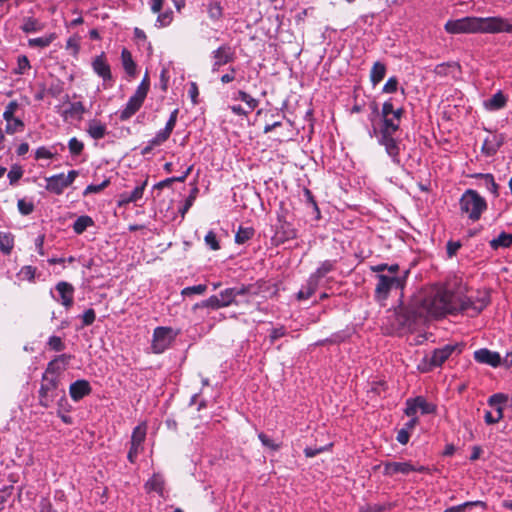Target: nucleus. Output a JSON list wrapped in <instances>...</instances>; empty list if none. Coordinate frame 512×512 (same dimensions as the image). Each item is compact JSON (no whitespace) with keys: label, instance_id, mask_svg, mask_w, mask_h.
<instances>
[{"label":"nucleus","instance_id":"obj_1","mask_svg":"<svg viewBox=\"0 0 512 512\" xmlns=\"http://www.w3.org/2000/svg\"><path fill=\"white\" fill-rule=\"evenodd\" d=\"M490 303V296L482 292L475 299L462 297L444 288L431 289L427 293L414 296L407 306L396 312L399 326L412 327L424 322L428 317H441L446 314L469 312L478 315Z\"/></svg>","mask_w":512,"mask_h":512},{"label":"nucleus","instance_id":"obj_2","mask_svg":"<svg viewBox=\"0 0 512 512\" xmlns=\"http://www.w3.org/2000/svg\"><path fill=\"white\" fill-rule=\"evenodd\" d=\"M445 30L451 34L512 33V24L502 17H464L447 21Z\"/></svg>","mask_w":512,"mask_h":512},{"label":"nucleus","instance_id":"obj_3","mask_svg":"<svg viewBox=\"0 0 512 512\" xmlns=\"http://www.w3.org/2000/svg\"><path fill=\"white\" fill-rule=\"evenodd\" d=\"M403 114L402 108H397L394 115L381 116V121L378 126L372 124L370 136H375L378 143L385 147L386 153L391 157L392 161L400 164V148L399 142L395 139L394 135L400 128V122Z\"/></svg>","mask_w":512,"mask_h":512},{"label":"nucleus","instance_id":"obj_4","mask_svg":"<svg viewBox=\"0 0 512 512\" xmlns=\"http://www.w3.org/2000/svg\"><path fill=\"white\" fill-rule=\"evenodd\" d=\"M459 206L462 214H466L469 220L476 222L487 209V202L476 190L467 189L459 200Z\"/></svg>","mask_w":512,"mask_h":512},{"label":"nucleus","instance_id":"obj_5","mask_svg":"<svg viewBox=\"0 0 512 512\" xmlns=\"http://www.w3.org/2000/svg\"><path fill=\"white\" fill-rule=\"evenodd\" d=\"M409 271L405 270L402 275L377 274L374 297L378 302H384L392 290H403Z\"/></svg>","mask_w":512,"mask_h":512},{"label":"nucleus","instance_id":"obj_6","mask_svg":"<svg viewBox=\"0 0 512 512\" xmlns=\"http://www.w3.org/2000/svg\"><path fill=\"white\" fill-rule=\"evenodd\" d=\"M150 88V80L146 72L135 93L129 98L125 108L120 111L119 119L126 121L130 119L143 105V102Z\"/></svg>","mask_w":512,"mask_h":512},{"label":"nucleus","instance_id":"obj_7","mask_svg":"<svg viewBox=\"0 0 512 512\" xmlns=\"http://www.w3.org/2000/svg\"><path fill=\"white\" fill-rule=\"evenodd\" d=\"M258 295V290L254 285H240L231 288H226L225 290L219 293L220 301L224 307H228L230 305H238L240 301L237 300V297L242 296L246 297L244 302L250 303V298H253Z\"/></svg>","mask_w":512,"mask_h":512},{"label":"nucleus","instance_id":"obj_8","mask_svg":"<svg viewBox=\"0 0 512 512\" xmlns=\"http://www.w3.org/2000/svg\"><path fill=\"white\" fill-rule=\"evenodd\" d=\"M177 333L170 327H157L153 332L151 348L156 354L163 353L175 340Z\"/></svg>","mask_w":512,"mask_h":512},{"label":"nucleus","instance_id":"obj_9","mask_svg":"<svg viewBox=\"0 0 512 512\" xmlns=\"http://www.w3.org/2000/svg\"><path fill=\"white\" fill-rule=\"evenodd\" d=\"M59 378L56 376H42L40 389L38 391L39 405L49 408L55 399L54 392L58 389Z\"/></svg>","mask_w":512,"mask_h":512},{"label":"nucleus","instance_id":"obj_10","mask_svg":"<svg viewBox=\"0 0 512 512\" xmlns=\"http://www.w3.org/2000/svg\"><path fill=\"white\" fill-rule=\"evenodd\" d=\"M406 408L404 410L407 416H414L419 409L422 414H433L436 412V405L433 403L427 402L426 399L422 396H417L415 398H409L406 400Z\"/></svg>","mask_w":512,"mask_h":512},{"label":"nucleus","instance_id":"obj_11","mask_svg":"<svg viewBox=\"0 0 512 512\" xmlns=\"http://www.w3.org/2000/svg\"><path fill=\"white\" fill-rule=\"evenodd\" d=\"M454 351H458L460 353L462 351L461 344H447L441 348L435 349L431 355L429 360V364L432 367L441 366Z\"/></svg>","mask_w":512,"mask_h":512},{"label":"nucleus","instance_id":"obj_12","mask_svg":"<svg viewBox=\"0 0 512 512\" xmlns=\"http://www.w3.org/2000/svg\"><path fill=\"white\" fill-rule=\"evenodd\" d=\"M474 359L480 364H486L493 368L503 366V358L496 351H491L487 348H481L474 352Z\"/></svg>","mask_w":512,"mask_h":512},{"label":"nucleus","instance_id":"obj_13","mask_svg":"<svg viewBox=\"0 0 512 512\" xmlns=\"http://www.w3.org/2000/svg\"><path fill=\"white\" fill-rule=\"evenodd\" d=\"M73 359V356L70 354H60L52 359L45 369V372L42 376L51 377L56 376L64 371L66 367L69 365L70 361Z\"/></svg>","mask_w":512,"mask_h":512},{"label":"nucleus","instance_id":"obj_14","mask_svg":"<svg viewBox=\"0 0 512 512\" xmlns=\"http://www.w3.org/2000/svg\"><path fill=\"white\" fill-rule=\"evenodd\" d=\"M93 71L103 79L104 82L112 80L110 65L107 62L105 53L102 52L92 61Z\"/></svg>","mask_w":512,"mask_h":512},{"label":"nucleus","instance_id":"obj_15","mask_svg":"<svg viewBox=\"0 0 512 512\" xmlns=\"http://www.w3.org/2000/svg\"><path fill=\"white\" fill-rule=\"evenodd\" d=\"M55 289L59 293L58 301L66 308L69 309L74 303V287L65 281L58 282Z\"/></svg>","mask_w":512,"mask_h":512},{"label":"nucleus","instance_id":"obj_16","mask_svg":"<svg viewBox=\"0 0 512 512\" xmlns=\"http://www.w3.org/2000/svg\"><path fill=\"white\" fill-rule=\"evenodd\" d=\"M178 113H179L178 109H174L171 112L170 117H169L164 129L160 130L155 135V137L152 138L153 144H163L164 142H166L169 139V137L176 125Z\"/></svg>","mask_w":512,"mask_h":512},{"label":"nucleus","instance_id":"obj_17","mask_svg":"<svg viewBox=\"0 0 512 512\" xmlns=\"http://www.w3.org/2000/svg\"><path fill=\"white\" fill-rule=\"evenodd\" d=\"M505 137L503 134H490L483 142L482 152L487 157H491L497 153L503 145Z\"/></svg>","mask_w":512,"mask_h":512},{"label":"nucleus","instance_id":"obj_18","mask_svg":"<svg viewBox=\"0 0 512 512\" xmlns=\"http://www.w3.org/2000/svg\"><path fill=\"white\" fill-rule=\"evenodd\" d=\"M383 474L393 476L394 474L408 475L413 472L414 465L411 462H385L383 464Z\"/></svg>","mask_w":512,"mask_h":512},{"label":"nucleus","instance_id":"obj_19","mask_svg":"<svg viewBox=\"0 0 512 512\" xmlns=\"http://www.w3.org/2000/svg\"><path fill=\"white\" fill-rule=\"evenodd\" d=\"M211 57L213 60H217L222 64L226 65L235 60V50L228 43L220 45L217 49L213 50L211 53Z\"/></svg>","mask_w":512,"mask_h":512},{"label":"nucleus","instance_id":"obj_20","mask_svg":"<svg viewBox=\"0 0 512 512\" xmlns=\"http://www.w3.org/2000/svg\"><path fill=\"white\" fill-rule=\"evenodd\" d=\"M92 391L91 385L87 380L80 379L73 382L69 387V393L74 401H79Z\"/></svg>","mask_w":512,"mask_h":512},{"label":"nucleus","instance_id":"obj_21","mask_svg":"<svg viewBox=\"0 0 512 512\" xmlns=\"http://www.w3.org/2000/svg\"><path fill=\"white\" fill-rule=\"evenodd\" d=\"M46 181V190L56 195L62 194L64 189L67 188V183L64 181V173L48 177Z\"/></svg>","mask_w":512,"mask_h":512},{"label":"nucleus","instance_id":"obj_22","mask_svg":"<svg viewBox=\"0 0 512 512\" xmlns=\"http://www.w3.org/2000/svg\"><path fill=\"white\" fill-rule=\"evenodd\" d=\"M319 281L313 276H309L306 284L299 290L296 297L299 301L309 299L317 290Z\"/></svg>","mask_w":512,"mask_h":512},{"label":"nucleus","instance_id":"obj_23","mask_svg":"<svg viewBox=\"0 0 512 512\" xmlns=\"http://www.w3.org/2000/svg\"><path fill=\"white\" fill-rule=\"evenodd\" d=\"M121 62L127 75L129 77H135L137 65L132 58L131 52L126 48H123L121 51Z\"/></svg>","mask_w":512,"mask_h":512},{"label":"nucleus","instance_id":"obj_24","mask_svg":"<svg viewBox=\"0 0 512 512\" xmlns=\"http://www.w3.org/2000/svg\"><path fill=\"white\" fill-rule=\"evenodd\" d=\"M107 128L105 124H102L99 120H91L88 123L87 133L95 140L104 138L106 135Z\"/></svg>","mask_w":512,"mask_h":512},{"label":"nucleus","instance_id":"obj_25","mask_svg":"<svg viewBox=\"0 0 512 512\" xmlns=\"http://www.w3.org/2000/svg\"><path fill=\"white\" fill-rule=\"evenodd\" d=\"M475 178L479 179L481 181L480 185L485 187L489 192H491L495 197H498V185L494 180V177L492 174L487 173H478L474 175Z\"/></svg>","mask_w":512,"mask_h":512},{"label":"nucleus","instance_id":"obj_26","mask_svg":"<svg viewBox=\"0 0 512 512\" xmlns=\"http://www.w3.org/2000/svg\"><path fill=\"white\" fill-rule=\"evenodd\" d=\"M506 103V96L501 91H498L490 99L485 101V107L488 110L495 111L503 108L506 105Z\"/></svg>","mask_w":512,"mask_h":512},{"label":"nucleus","instance_id":"obj_27","mask_svg":"<svg viewBox=\"0 0 512 512\" xmlns=\"http://www.w3.org/2000/svg\"><path fill=\"white\" fill-rule=\"evenodd\" d=\"M385 74H386L385 64H383L382 62H379V61L375 62L371 69V72H370V80H371L372 84L375 86L378 83H380L384 79Z\"/></svg>","mask_w":512,"mask_h":512},{"label":"nucleus","instance_id":"obj_28","mask_svg":"<svg viewBox=\"0 0 512 512\" xmlns=\"http://www.w3.org/2000/svg\"><path fill=\"white\" fill-rule=\"evenodd\" d=\"M492 249L508 248L512 245V234L502 232L500 235L489 242Z\"/></svg>","mask_w":512,"mask_h":512},{"label":"nucleus","instance_id":"obj_29","mask_svg":"<svg viewBox=\"0 0 512 512\" xmlns=\"http://www.w3.org/2000/svg\"><path fill=\"white\" fill-rule=\"evenodd\" d=\"M14 247V236L9 232H0V251L9 255Z\"/></svg>","mask_w":512,"mask_h":512},{"label":"nucleus","instance_id":"obj_30","mask_svg":"<svg viewBox=\"0 0 512 512\" xmlns=\"http://www.w3.org/2000/svg\"><path fill=\"white\" fill-rule=\"evenodd\" d=\"M222 302L220 301V297L218 295H212L208 299L201 301L193 306V309L196 310L198 308H210L213 310H217L223 308Z\"/></svg>","mask_w":512,"mask_h":512},{"label":"nucleus","instance_id":"obj_31","mask_svg":"<svg viewBox=\"0 0 512 512\" xmlns=\"http://www.w3.org/2000/svg\"><path fill=\"white\" fill-rule=\"evenodd\" d=\"M335 268V261L332 260H325L323 261L320 266L317 268V270L311 274V276L315 277L319 282L320 280L325 277L328 273L333 271Z\"/></svg>","mask_w":512,"mask_h":512},{"label":"nucleus","instance_id":"obj_32","mask_svg":"<svg viewBox=\"0 0 512 512\" xmlns=\"http://www.w3.org/2000/svg\"><path fill=\"white\" fill-rule=\"evenodd\" d=\"M43 29V25L33 17H26L23 19L21 30L25 33L38 32Z\"/></svg>","mask_w":512,"mask_h":512},{"label":"nucleus","instance_id":"obj_33","mask_svg":"<svg viewBox=\"0 0 512 512\" xmlns=\"http://www.w3.org/2000/svg\"><path fill=\"white\" fill-rule=\"evenodd\" d=\"M94 224L93 220L89 216H79L74 224L73 230L76 234H82L88 227Z\"/></svg>","mask_w":512,"mask_h":512},{"label":"nucleus","instance_id":"obj_34","mask_svg":"<svg viewBox=\"0 0 512 512\" xmlns=\"http://www.w3.org/2000/svg\"><path fill=\"white\" fill-rule=\"evenodd\" d=\"M146 438V427L138 425L134 428L131 436V445L142 447V444Z\"/></svg>","mask_w":512,"mask_h":512},{"label":"nucleus","instance_id":"obj_35","mask_svg":"<svg viewBox=\"0 0 512 512\" xmlns=\"http://www.w3.org/2000/svg\"><path fill=\"white\" fill-rule=\"evenodd\" d=\"M255 230L252 227H239L235 234V242L244 244L254 236Z\"/></svg>","mask_w":512,"mask_h":512},{"label":"nucleus","instance_id":"obj_36","mask_svg":"<svg viewBox=\"0 0 512 512\" xmlns=\"http://www.w3.org/2000/svg\"><path fill=\"white\" fill-rule=\"evenodd\" d=\"M371 270L373 272H377L379 274L384 273V275H400L398 264H392V265L378 264L375 266H371Z\"/></svg>","mask_w":512,"mask_h":512},{"label":"nucleus","instance_id":"obj_37","mask_svg":"<svg viewBox=\"0 0 512 512\" xmlns=\"http://www.w3.org/2000/svg\"><path fill=\"white\" fill-rule=\"evenodd\" d=\"M56 38L55 34L52 33L48 36L38 37V38H31L28 40V45L30 47H40L45 48L48 47L53 40Z\"/></svg>","mask_w":512,"mask_h":512},{"label":"nucleus","instance_id":"obj_38","mask_svg":"<svg viewBox=\"0 0 512 512\" xmlns=\"http://www.w3.org/2000/svg\"><path fill=\"white\" fill-rule=\"evenodd\" d=\"M85 112V108L82 102H74L71 103L69 108L64 111L65 118L67 117H77L81 118L82 114Z\"/></svg>","mask_w":512,"mask_h":512},{"label":"nucleus","instance_id":"obj_39","mask_svg":"<svg viewBox=\"0 0 512 512\" xmlns=\"http://www.w3.org/2000/svg\"><path fill=\"white\" fill-rule=\"evenodd\" d=\"M235 99H239V100L243 101L244 103H246V105L249 107V109L251 111L254 110L255 108H257L259 105L258 99L253 98L252 96H250L247 92H245L243 90H239L237 92V97Z\"/></svg>","mask_w":512,"mask_h":512},{"label":"nucleus","instance_id":"obj_40","mask_svg":"<svg viewBox=\"0 0 512 512\" xmlns=\"http://www.w3.org/2000/svg\"><path fill=\"white\" fill-rule=\"evenodd\" d=\"M198 192H199V189L196 186L191 189L190 194L186 198L183 207L179 210L182 218H184L185 214L188 212V210L193 205V203H194V201H195V199L197 197Z\"/></svg>","mask_w":512,"mask_h":512},{"label":"nucleus","instance_id":"obj_41","mask_svg":"<svg viewBox=\"0 0 512 512\" xmlns=\"http://www.w3.org/2000/svg\"><path fill=\"white\" fill-rule=\"evenodd\" d=\"M163 485H164V482H163L162 478L158 475H153V477H151L147 481L146 488L148 491H155V492L161 493L163 490Z\"/></svg>","mask_w":512,"mask_h":512},{"label":"nucleus","instance_id":"obj_42","mask_svg":"<svg viewBox=\"0 0 512 512\" xmlns=\"http://www.w3.org/2000/svg\"><path fill=\"white\" fill-rule=\"evenodd\" d=\"M24 122L19 118H13L12 121L7 122L5 131L7 134H14L17 131H22Z\"/></svg>","mask_w":512,"mask_h":512},{"label":"nucleus","instance_id":"obj_43","mask_svg":"<svg viewBox=\"0 0 512 512\" xmlns=\"http://www.w3.org/2000/svg\"><path fill=\"white\" fill-rule=\"evenodd\" d=\"M68 148L72 155L78 156L84 149L83 142L79 141L76 137H73L68 142Z\"/></svg>","mask_w":512,"mask_h":512},{"label":"nucleus","instance_id":"obj_44","mask_svg":"<svg viewBox=\"0 0 512 512\" xmlns=\"http://www.w3.org/2000/svg\"><path fill=\"white\" fill-rule=\"evenodd\" d=\"M47 345L51 350L56 352L63 351L66 347L62 339L55 335L49 337Z\"/></svg>","mask_w":512,"mask_h":512},{"label":"nucleus","instance_id":"obj_45","mask_svg":"<svg viewBox=\"0 0 512 512\" xmlns=\"http://www.w3.org/2000/svg\"><path fill=\"white\" fill-rule=\"evenodd\" d=\"M23 175V169L19 165H14L8 172V178L11 185L16 184Z\"/></svg>","mask_w":512,"mask_h":512},{"label":"nucleus","instance_id":"obj_46","mask_svg":"<svg viewBox=\"0 0 512 512\" xmlns=\"http://www.w3.org/2000/svg\"><path fill=\"white\" fill-rule=\"evenodd\" d=\"M205 244L210 247V249L217 251L220 249V243L217 239L216 233L212 230H210L205 238H204Z\"/></svg>","mask_w":512,"mask_h":512},{"label":"nucleus","instance_id":"obj_47","mask_svg":"<svg viewBox=\"0 0 512 512\" xmlns=\"http://www.w3.org/2000/svg\"><path fill=\"white\" fill-rule=\"evenodd\" d=\"M206 290H207V285L199 284V285H195V286L185 287L182 290L181 294L183 296H189L192 294H203L206 292Z\"/></svg>","mask_w":512,"mask_h":512},{"label":"nucleus","instance_id":"obj_48","mask_svg":"<svg viewBox=\"0 0 512 512\" xmlns=\"http://www.w3.org/2000/svg\"><path fill=\"white\" fill-rule=\"evenodd\" d=\"M508 400V396L503 393H496L489 397L488 404L492 407L502 406V404L506 403Z\"/></svg>","mask_w":512,"mask_h":512},{"label":"nucleus","instance_id":"obj_49","mask_svg":"<svg viewBox=\"0 0 512 512\" xmlns=\"http://www.w3.org/2000/svg\"><path fill=\"white\" fill-rule=\"evenodd\" d=\"M17 207L22 215H29L34 211V204L30 201H26L25 199H19Z\"/></svg>","mask_w":512,"mask_h":512},{"label":"nucleus","instance_id":"obj_50","mask_svg":"<svg viewBox=\"0 0 512 512\" xmlns=\"http://www.w3.org/2000/svg\"><path fill=\"white\" fill-rule=\"evenodd\" d=\"M18 103L17 101H11L7 104L5 110H4V113H3V118L5 119L6 122H9V121H12L14 117V113L15 111L18 109Z\"/></svg>","mask_w":512,"mask_h":512},{"label":"nucleus","instance_id":"obj_51","mask_svg":"<svg viewBox=\"0 0 512 512\" xmlns=\"http://www.w3.org/2000/svg\"><path fill=\"white\" fill-rule=\"evenodd\" d=\"M258 438L261 441L262 445L267 447L270 450L277 451L280 448V444L275 443L271 438H269L263 432L258 434Z\"/></svg>","mask_w":512,"mask_h":512},{"label":"nucleus","instance_id":"obj_52","mask_svg":"<svg viewBox=\"0 0 512 512\" xmlns=\"http://www.w3.org/2000/svg\"><path fill=\"white\" fill-rule=\"evenodd\" d=\"M146 185L147 179L143 181L140 185L136 186L133 191L128 193L129 199L133 200V202H137L139 199H141Z\"/></svg>","mask_w":512,"mask_h":512},{"label":"nucleus","instance_id":"obj_53","mask_svg":"<svg viewBox=\"0 0 512 512\" xmlns=\"http://www.w3.org/2000/svg\"><path fill=\"white\" fill-rule=\"evenodd\" d=\"M475 505H484V503L481 501L465 502V503L457 505V506L449 507L445 510V512H464L466 510V508L472 507Z\"/></svg>","mask_w":512,"mask_h":512},{"label":"nucleus","instance_id":"obj_54","mask_svg":"<svg viewBox=\"0 0 512 512\" xmlns=\"http://www.w3.org/2000/svg\"><path fill=\"white\" fill-rule=\"evenodd\" d=\"M209 17L213 20H218L222 16V8L219 3L214 2L209 4L208 8Z\"/></svg>","mask_w":512,"mask_h":512},{"label":"nucleus","instance_id":"obj_55","mask_svg":"<svg viewBox=\"0 0 512 512\" xmlns=\"http://www.w3.org/2000/svg\"><path fill=\"white\" fill-rule=\"evenodd\" d=\"M95 318V311L92 308L87 309L82 315V327L92 325L95 321Z\"/></svg>","mask_w":512,"mask_h":512},{"label":"nucleus","instance_id":"obj_56","mask_svg":"<svg viewBox=\"0 0 512 512\" xmlns=\"http://www.w3.org/2000/svg\"><path fill=\"white\" fill-rule=\"evenodd\" d=\"M18 67L15 70L16 74H24L30 68V62L25 55L19 56L17 61Z\"/></svg>","mask_w":512,"mask_h":512},{"label":"nucleus","instance_id":"obj_57","mask_svg":"<svg viewBox=\"0 0 512 512\" xmlns=\"http://www.w3.org/2000/svg\"><path fill=\"white\" fill-rule=\"evenodd\" d=\"M13 486H8L0 489V512L4 509V504L11 497Z\"/></svg>","mask_w":512,"mask_h":512},{"label":"nucleus","instance_id":"obj_58","mask_svg":"<svg viewBox=\"0 0 512 512\" xmlns=\"http://www.w3.org/2000/svg\"><path fill=\"white\" fill-rule=\"evenodd\" d=\"M108 185H109V180H104L102 183H100L98 185H94V184L88 185L86 187V189L84 190L83 194L88 195L91 193H98V192L102 191L103 189H105Z\"/></svg>","mask_w":512,"mask_h":512},{"label":"nucleus","instance_id":"obj_59","mask_svg":"<svg viewBox=\"0 0 512 512\" xmlns=\"http://www.w3.org/2000/svg\"><path fill=\"white\" fill-rule=\"evenodd\" d=\"M398 88V79L396 77H390L385 85L383 86L382 91L384 93H394Z\"/></svg>","mask_w":512,"mask_h":512},{"label":"nucleus","instance_id":"obj_60","mask_svg":"<svg viewBox=\"0 0 512 512\" xmlns=\"http://www.w3.org/2000/svg\"><path fill=\"white\" fill-rule=\"evenodd\" d=\"M285 334H286V329L284 326L273 328L269 335L270 342L274 343L277 339L285 336Z\"/></svg>","mask_w":512,"mask_h":512},{"label":"nucleus","instance_id":"obj_61","mask_svg":"<svg viewBox=\"0 0 512 512\" xmlns=\"http://www.w3.org/2000/svg\"><path fill=\"white\" fill-rule=\"evenodd\" d=\"M462 244L459 241H448L447 243V255L449 258L456 255L457 251L461 248Z\"/></svg>","mask_w":512,"mask_h":512},{"label":"nucleus","instance_id":"obj_62","mask_svg":"<svg viewBox=\"0 0 512 512\" xmlns=\"http://www.w3.org/2000/svg\"><path fill=\"white\" fill-rule=\"evenodd\" d=\"M172 21V11L164 12L158 15L157 22L160 27L167 26Z\"/></svg>","mask_w":512,"mask_h":512},{"label":"nucleus","instance_id":"obj_63","mask_svg":"<svg viewBox=\"0 0 512 512\" xmlns=\"http://www.w3.org/2000/svg\"><path fill=\"white\" fill-rule=\"evenodd\" d=\"M396 110L397 109L394 108V105H393L392 101L388 100V101L383 103L380 116L394 115L396 113Z\"/></svg>","mask_w":512,"mask_h":512},{"label":"nucleus","instance_id":"obj_64","mask_svg":"<svg viewBox=\"0 0 512 512\" xmlns=\"http://www.w3.org/2000/svg\"><path fill=\"white\" fill-rule=\"evenodd\" d=\"M35 273L36 268L32 266H24L20 271V275L23 277V279H27L29 281L34 279Z\"/></svg>","mask_w":512,"mask_h":512}]
</instances>
